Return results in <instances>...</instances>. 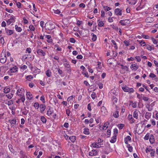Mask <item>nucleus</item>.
<instances>
[{
  "label": "nucleus",
  "mask_w": 158,
  "mask_h": 158,
  "mask_svg": "<svg viewBox=\"0 0 158 158\" xmlns=\"http://www.w3.org/2000/svg\"><path fill=\"white\" fill-rule=\"evenodd\" d=\"M45 27L46 30H51L54 28L55 26L52 23L48 22L45 23Z\"/></svg>",
  "instance_id": "obj_1"
},
{
  "label": "nucleus",
  "mask_w": 158,
  "mask_h": 158,
  "mask_svg": "<svg viewBox=\"0 0 158 158\" xmlns=\"http://www.w3.org/2000/svg\"><path fill=\"white\" fill-rule=\"evenodd\" d=\"M122 89L124 92H128L129 93H133L134 91L133 88H130L126 86L123 87Z\"/></svg>",
  "instance_id": "obj_2"
},
{
  "label": "nucleus",
  "mask_w": 158,
  "mask_h": 158,
  "mask_svg": "<svg viewBox=\"0 0 158 158\" xmlns=\"http://www.w3.org/2000/svg\"><path fill=\"white\" fill-rule=\"evenodd\" d=\"M15 17L12 15L10 16V19L6 21L7 25H9L11 23H14L15 22Z\"/></svg>",
  "instance_id": "obj_3"
},
{
  "label": "nucleus",
  "mask_w": 158,
  "mask_h": 158,
  "mask_svg": "<svg viewBox=\"0 0 158 158\" xmlns=\"http://www.w3.org/2000/svg\"><path fill=\"white\" fill-rule=\"evenodd\" d=\"M130 23V21L128 19L121 20L119 22V23L123 26H125L127 24H129Z\"/></svg>",
  "instance_id": "obj_4"
},
{
  "label": "nucleus",
  "mask_w": 158,
  "mask_h": 158,
  "mask_svg": "<svg viewBox=\"0 0 158 158\" xmlns=\"http://www.w3.org/2000/svg\"><path fill=\"white\" fill-rule=\"evenodd\" d=\"M1 55V57L4 56V58H2L0 60V62L2 63H4L6 62V54H4V53H2Z\"/></svg>",
  "instance_id": "obj_5"
},
{
  "label": "nucleus",
  "mask_w": 158,
  "mask_h": 158,
  "mask_svg": "<svg viewBox=\"0 0 158 158\" xmlns=\"http://www.w3.org/2000/svg\"><path fill=\"white\" fill-rule=\"evenodd\" d=\"M114 12L117 15H122V10L119 8L116 9Z\"/></svg>",
  "instance_id": "obj_6"
},
{
  "label": "nucleus",
  "mask_w": 158,
  "mask_h": 158,
  "mask_svg": "<svg viewBox=\"0 0 158 158\" xmlns=\"http://www.w3.org/2000/svg\"><path fill=\"white\" fill-rule=\"evenodd\" d=\"M40 112L43 113L46 108V106L44 104H41L40 106Z\"/></svg>",
  "instance_id": "obj_7"
},
{
  "label": "nucleus",
  "mask_w": 158,
  "mask_h": 158,
  "mask_svg": "<svg viewBox=\"0 0 158 158\" xmlns=\"http://www.w3.org/2000/svg\"><path fill=\"white\" fill-rule=\"evenodd\" d=\"M5 32L8 35H10L13 33V31L11 30H9L5 28Z\"/></svg>",
  "instance_id": "obj_8"
},
{
  "label": "nucleus",
  "mask_w": 158,
  "mask_h": 158,
  "mask_svg": "<svg viewBox=\"0 0 158 158\" xmlns=\"http://www.w3.org/2000/svg\"><path fill=\"white\" fill-rule=\"evenodd\" d=\"M56 69L58 73L60 76L61 77H63L64 75L63 74V72L62 70L60 69L59 68H56Z\"/></svg>",
  "instance_id": "obj_9"
},
{
  "label": "nucleus",
  "mask_w": 158,
  "mask_h": 158,
  "mask_svg": "<svg viewBox=\"0 0 158 158\" xmlns=\"http://www.w3.org/2000/svg\"><path fill=\"white\" fill-rule=\"evenodd\" d=\"M37 53L39 55H42V56H44L45 55V52L42 50L39 49H38L37 52Z\"/></svg>",
  "instance_id": "obj_10"
},
{
  "label": "nucleus",
  "mask_w": 158,
  "mask_h": 158,
  "mask_svg": "<svg viewBox=\"0 0 158 158\" xmlns=\"http://www.w3.org/2000/svg\"><path fill=\"white\" fill-rule=\"evenodd\" d=\"M97 152L96 150H93L91 152H89V155L90 156H95L97 155Z\"/></svg>",
  "instance_id": "obj_11"
},
{
  "label": "nucleus",
  "mask_w": 158,
  "mask_h": 158,
  "mask_svg": "<svg viewBox=\"0 0 158 158\" xmlns=\"http://www.w3.org/2000/svg\"><path fill=\"white\" fill-rule=\"evenodd\" d=\"M149 141L151 143H153L155 142V139L153 135H151L149 138Z\"/></svg>",
  "instance_id": "obj_12"
},
{
  "label": "nucleus",
  "mask_w": 158,
  "mask_h": 158,
  "mask_svg": "<svg viewBox=\"0 0 158 158\" xmlns=\"http://www.w3.org/2000/svg\"><path fill=\"white\" fill-rule=\"evenodd\" d=\"M139 112V111L138 110H136L134 111L133 112V116L134 118L136 119H137L138 118V114Z\"/></svg>",
  "instance_id": "obj_13"
},
{
  "label": "nucleus",
  "mask_w": 158,
  "mask_h": 158,
  "mask_svg": "<svg viewBox=\"0 0 158 158\" xmlns=\"http://www.w3.org/2000/svg\"><path fill=\"white\" fill-rule=\"evenodd\" d=\"M128 119L129 120H131V123L132 124V123H134L135 122V120L133 118L132 116V115L131 114H129L128 116Z\"/></svg>",
  "instance_id": "obj_14"
},
{
  "label": "nucleus",
  "mask_w": 158,
  "mask_h": 158,
  "mask_svg": "<svg viewBox=\"0 0 158 158\" xmlns=\"http://www.w3.org/2000/svg\"><path fill=\"white\" fill-rule=\"evenodd\" d=\"M127 1L129 4L135 5L136 3L137 0H127Z\"/></svg>",
  "instance_id": "obj_15"
},
{
  "label": "nucleus",
  "mask_w": 158,
  "mask_h": 158,
  "mask_svg": "<svg viewBox=\"0 0 158 158\" xmlns=\"http://www.w3.org/2000/svg\"><path fill=\"white\" fill-rule=\"evenodd\" d=\"M117 136L114 135L111 138V139L110 141V143H114L115 142L116 140Z\"/></svg>",
  "instance_id": "obj_16"
},
{
  "label": "nucleus",
  "mask_w": 158,
  "mask_h": 158,
  "mask_svg": "<svg viewBox=\"0 0 158 158\" xmlns=\"http://www.w3.org/2000/svg\"><path fill=\"white\" fill-rule=\"evenodd\" d=\"M131 138L129 136H127L124 139V141L126 144H127L128 140L131 141Z\"/></svg>",
  "instance_id": "obj_17"
},
{
  "label": "nucleus",
  "mask_w": 158,
  "mask_h": 158,
  "mask_svg": "<svg viewBox=\"0 0 158 158\" xmlns=\"http://www.w3.org/2000/svg\"><path fill=\"white\" fill-rule=\"evenodd\" d=\"M110 123L108 122H107L106 123H105L104 124V125L103 126V127L102 128L104 130V128H106L105 129V130H106V129H107V127H108V126H109L110 125Z\"/></svg>",
  "instance_id": "obj_18"
},
{
  "label": "nucleus",
  "mask_w": 158,
  "mask_h": 158,
  "mask_svg": "<svg viewBox=\"0 0 158 158\" xmlns=\"http://www.w3.org/2000/svg\"><path fill=\"white\" fill-rule=\"evenodd\" d=\"M17 67L16 66H15L14 67L11 68L10 70L11 73H15L17 71Z\"/></svg>",
  "instance_id": "obj_19"
},
{
  "label": "nucleus",
  "mask_w": 158,
  "mask_h": 158,
  "mask_svg": "<svg viewBox=\"0 0 158 158\" xmlns=\"http://www.w3.org/2000/svg\"><path fill=\"white\" fill-rule=\"evenodd\" d=\"M27 98L29 100H31L32 98V95L31 94L30 92H28L27 93Z\"/></svg>",
  "instance_id": "obj_20"
},
{
  "label": "nucleus",
  "mask_w": 158,
  "mask_h": 158,
  "mask_svg": "<svg viewBox=\"0 0 158 158\" xmlns=\"http://www.w3.org/2000/svg\"><path fill=\"white\" fill-rule=\"evenodd\" d=\"M9 122L11 125H14L16 123V119H13L12 120H9Z\"/></svg>",
  "instance_id": "obj_21"
},
{
  "label": "nucleus",
  "mask_w": 158,
  "mask_h": 158,
  "mask_svg": "<svg viewBox=\"0 0 158 158\" xmlns=\"http://www.w3.org/2000/svg\"><path fill=\"white\" fill-rule=\"evenodd\" d=\"M63 65L67 69H69L70 68V65L68 62L63 63Z\"/></svg>",
  "instance_id": "obj_22"
},
{
  "label": "nucleus",
  "mask_w": 158,
  "mask_h": 158,
  "mask_svg": "<svg viewBox=\"0 0 158 158\" xmlns=\"http://www.w3.org/2000/svg\"><path fill=\"white\" fill-rule=\"evenodd\" d=\"M10 88L6 87L4 88L3 90V92L5 93L6 94L9 92L10 91Z\"/></svg>",
  "instance_id": "obj_23"
},
{
  "label": "nucleus",
  "mask_w": 158,
  "mask_h": 158,
  "mask_svg": "<svg viewBox=\"0 0 158 158\" xmlns=\"http://www.w3.org/2000/svg\"><path fill=\"white\" fill-rule=\"evenodd\" d=\"M131 68H133L134 69L136 70L139 68L138 65H137L135 64H132L130 66Z\"/></svg>",
  "instance_id": "obj_24"
},
{
  "label": "nucleus",
  "mask_w": 158,
  "mask_h": 158,
  "mask_svg": "<svg viewBox=\"0 0 158 158\" xmlns=\"http://www.w3.org/2000/svg\"><path fill=\"white\" fill-rule=\"evenodd\" d=\"M84 131L83 132V133L85 135H89V129L87 128H85L84 129Z\"/></svg>",
  "instance_id": "obj_25"
},
{
  "label": "nucleus",
  "mask_w": 158,
  "mask_h": 158,
  "mask_svg": "<svg viewBox=\"0 0 158 158\" xmlns=\"http://www.w3.org/2000/svg\"><path fill=\"white\" fill-rule=\"evenodd\" d=\"M15 27L16 31L19 32H20L21 31L22 29L20 27H19L17 25H15Z\"/></svg>",
  "instance_id": "obj_26"
},
{
  "label": "nucleus",
  "mask_w": 158,
  "mask_h": 158,
  "mask_svg": "<svg viewBox=\"0 0 158 158\" xmlns=\"http://www.w3.org/2000/svg\"><path fill=\"white\" fill-rule=\"evenodd\" d=\"M46 74L48 77H50L51 75V72L50 70L48 69L46 71Z\"/></svg>",
  "instance_id": "obj_27"
},
{
  "label": "nucleus",
  "mask_w": 158,
  "mask_h": 158,
  "mask_svg": "<svg viewBox=\"0 0 158 158\" xmlns=\"http://www.w3.org/2000/svg\"><path fill=\"white\" fill-rule=\"evenodd\" d=\"M76 137L75 136H71L69 137V139L72 142H74L76 139Z\"/></svg>",
  "instance_id": "obj_28"
},
{
  "label": "nucleus",
  "mask_w": 158,
  "mask_h": 158,
  "mask_svg": "<svg viewBox=\"0 0 158 158\" xmlns=\"http://www.w3.org/2000/svg\"><path fill=\"white\" fill-rule=\"evenodd\" d=\"M150 116H151V113H148V112H146V113L145 115V117L146 119H148L149 118H150Z\"/></svg>",
  "instance_id": "obj_29"
},
{
  "label": "nucleus",
  "mask_w": 158,
  "mask_h": 158,
  "mask_svg": "<svg viewBox=\"0 0 158 158\" xmlns=\"http://www.w3.org/2000/svg\"><path fill=\"white\" fill-rule=\"evenodd\" d=\"M33 106L35 109H38L40 106V104L38 102L35 103Z\"/></svg>",
  "instance_id": "obj_30"
},
{
  "label": "nucleus",
  "mask_w": 158,
  "mask_h": 158,
  "mask_svg": "<svg viewBox=\"0 0 158 158\" xmlns=\"http://www.w3.org/2000/svg\"><path fill=\"white\" fill-rule=\"evenodd\" d=\"M77 12V10L76 9L73 10L71 11V13L72 15H76Z\"/></svg>",
  "instance_id": "obj_31"
},
{
  "label": "nucleus",
  "mask_w": 158,
  "mask_h": 158,
  "mask_svg": "<svg viewBox=\"0 0 158 158\" xmlns=\"http://www.w3.org/2000/svg\"><path fill=\"white\" fill-rule=\"evenodd\" d=\"M152 149V147L151 146H150L149 148H146L145 151L146 153H147L148 152H150Z\"/></svg>",
  "instance_id": "obj_32"
},
{
  "label": "nucleus",
  "mask_w": 158,
  "mask_h": 158,
  "mask_svg": "<svg viewBox=\"0 0 158 158\" xmlns=\"http://www.w3.org/2000/svg\"><path fill=\"white\" fill-rule=\"evenodd\" d=\"M41 120L43 123H45L46 122L47 120L44 116L41 117Z\"/></svg>",
  "instance_id": "obj_33"
},
{
  "label": "nucleus",
  "mask_w": 158,
  "mask_h": 158,
  "mask_svg": "<svg viewBox=\"0 0 158 158\" xmlns=\"http://www.w3.org/2000/svg\"><path fill=\"white\" fill-rule=\"evenodd\" d=\"M150 155L151 156H154L155 153V150L154 149H152L151 151Z\"/></svg>",
  "instance_id": "obj_34"
},
{
  "label": "nucleus",
  "mask_w": 158,
  "mask_h": 158,
  "mask_svg": "<svg viewBox=\"0 0 158 158\" xmlns=\"http://www.w3.org/2000/svg\"><path fill=\"white\" fill-rule=\"evenodd\" d=\"M82 74L85 76V77H89V76L88 74V73L86 72L85 71L82 72Z\"/></svg>",
  "instance_id": "obj_35"
},
{
  "label": "nucleus",
  "mask_w": 158,
  "mask_h": 158,
  "mask_svg": "<svg viewBox=\"0 0 158 158\" xmlns=\"http://www.w3.org/2000/svg\"><path fill=\"white\" fill-rule=\"evenodd\" d=\"M113 116L114 117L117 118L118 117V111H116L115 113H114Z\"/></svg>",
  "instance_id": "obj_36"
},
{
  "label": "nucleus",
  "mask_w": 158,
  "mask_h": 158,
  "mask_svg": "<svg viewBox=\"0 0 158 158\" xmlns=\"http://www.w3.org/2000/svg\"><path fill=\"white\" fill-rule=\"evenodd\" d=\"M9 148L11 152L13 153L14 152V150L12 147V146L10 144L8 145Z\"/></svg>",
  "instance_id": "obj_37"
},
{
  "label": "nucleus",
  "mask_w": 158,
  "mask_h": 158,
  "mask_svg": "<svg viewBox=\"0 0 158 158\" xmlns=\"http://www.w3.org/2000/svg\"><path fill=\"white\" fill-rule=\"evenodd\" d=\"M6 96L8 98L11 99L13 97V95L11 93H10L8 94H6Z\"/></svg>",
  "instance_id": "obj_38"
},
{
  "label": "nucleus",
  "mask_w": 158,
  "mask_h": 158,
  "mask_svg": "<svg viewBox=\"0 0 158 158\" xmlns=\"http://www.w3.org/2000/svg\"><path fill=\"white\" fill-rule=\"evenodd\" d=\"M101 111L102 112L105 113L106 111V109L105 107L103 106L101 107Z\"/></svg>",
  "instance_id": "obj_39"
},
{
  "label": "nucleus",
  "mask_w": 158,
  "mask_h": 158,
  "mask_svg": "<svg viewBox=\"0 0 158 158\" xmlns=\"http://www.w3.org/2000/svg\"><path fill=\"white\" fill-rule=\"evenodd\" d=\"M124 126V124H118V127L120 129H122L123 128Z\"/></svg>",
  "instance_id": "obj_40"
},
{
  "label": "nucleus",
  "mask_w": 158,
  "mask_h": 158,
  "mask_svg": "<svg viewBox=\"0 0 158 158\" xmlns=\"http://www.w3.org/2000/svg\"><path fill=\"white\" fill-rule=\"evenodd\" d=\"M121 69L123 70H125L126 71L129 70V68L127 66H124L123 67H121Z\"/></svg>",
  "instance_id": "obj_41"
},
{
  "label": "nucleus",
  "mask_w": 158,
  "mask_h": 158,
  "mask_svg": "<svg viewBox=\"0 0 158 158\" xmlns=\"http://www.w3.org/2000/svg\"><path fill=\"white\" fill-rule=\"evenodd\" d=\"M111 42L113 43V44L114 45V48L117 49L118 48V47L117 46V44L115 42V41L113 40H111Z\"/></svg>",
  "instance_id": "obj_42"
},
{
  "label": "nucleus",
  "mask_w": 158,
  "mask_h": 158,
  "mask_svg": "<svg viewBox=\"0 0 158 158\" xmlns=\"http://www.w3.org/2000/svg\"><path fill=\"white\" fill-rule=\"evenodd\" d=\"M114 135L117 136L118 130L117 128H115L114 130Z\"/></svg>",
  "instance_id": "obj_43"
},
{
  "label": "nucleus",
  "mask_w": 158,
  "mask_h": 158,
  "mask_svg": "<svg viewBox=\"0 0 158 158\" xmlns=\"http://www.w3.org/2000/svg\"><path fill=\"white\" fill-rule=\"evenodd\" d=\"M113 103L114 104L115 103H116L117 102V101H118V99L117 98L114 97V96H113Z\"/></svg>",
  "instance_id": "obj_44"
},
{
  "label": "nucleus",
  "mask_w": 158,
  "mask_h": 158,
  "mask_svg": "<svg viewBox=\"0 0 158 158\" xmlns=\"http://www.w3.org/2000/svg\"><path fill=\"white\" fill-rule=\"evenodd\" d=\"M103 8H104L105 10L107 11H109L111 9V8L110 7H108L107 6H103Z\"/></svg>",
  "instance_id": "obj_45"
},
{
  "label": "nucleus",
  "mask_w": 158,
  "mask_h": 158,
  "mask_svg": "<svg viewBox=\"0 0 158 158\" xmlns=\"http://www.w3.org/2000/svg\"><path fill=\"white\" fill-rule=\"evenodd\" d=\"M29 28L32 31H34L35 29V28L34 27L33 25H31L29 26Z\"/></svg>",
  "instance_id": "obj_46"
},
{
  "label": "nucleus",
  "mask_w": 158,
  "mask_h": 158,
  "mask_svg": "<svg viewBox=\"0 0 158 158\" xmlns=\"http://www.w3.org/2000/svg\"><path fill=\"white\" fill-rule=\"evenodd\" d=\"M151 39L152 42L154 44H156L157 43V41L153 37H152Z\"/></svg>",
  "instance_id": "obj_47"
},
{
  "label": "nucleus",
  "mask_w": 158,
  "mask_h": 158,
  "mask_svg": "<svg viewBox=\"0 0 158 158\" xmlns=\"http://www.w3.org/2000/svg\"><path fill=\"white\" fill-rule=\"evenodd\" d=\"M97 39V36L95 34H93L92 36V40L93 41H95Z\"/></svg>",
  "instance_id": "obj_48"
},
{
  "label": "nucleus",
  "mask_w": 158,
  "mask_h": 158,
  "mask_svg": "<svg viewBox=\"0 0 158 158\" xmlns=\"http://www.w3.org/2000/svg\"><path fill=\"white\" fill-rule=\"evenodd\" d=\"M139 42L141 45L143 44V46H144L145 45V43L143 40H139Z\"/></svg>",
  "instance_id": "obj_49"
},
{
  "label": "nucleus",
  "mask_w": 158,
  "mask_h": 158,
  "mask_svg": "<svg viewBox=\"0 0 158 158\" xmlns=\"http://www.w3.org/2000/svg\"><path fill=\"white\" fill-rule=\"evenodd\" d=\"M142 37L146 39H149L150 38L149 36L148 35H145L142 34Z\"/></svg>",
  "instance_id": "obj_50"
},
{
  "label": "nucleus",
  "mask_w": 158,
  "mask_h": 158,
  "mask_svg": "<svg viewBox=\"0 0 158 158\" xmlns=\"http://www.w3.org/2000/svg\"><path fill=\"white\" fill-rule=\"evenodd\" d=\"M16 3L18 8H21V3L19 2H17V1H16Z\"/></svg>",
  "instance_id": "obj_51"
},
{
  "label": "nucleus",
  "mask_w": 158,
  "mask_h": 158,
  "mask_svg": "<svg viewBox=\"0 0 158 158\" xmlns=\"http://www.w3.org/2000/svg\"><path fill=\"white\" fill-rule=\"evenodd\" d=\"M123 43L126 46H128L130 44V42L129 41L125 40L124 41Z\"/></svg>",
  "instance_id": "obj_52"
},
{
  "label": "nucleus",
  "mask_w": 158,
  "mask_h": 158,
  "mask_svg": "<svg viewBox=\"0 0 158 158\" xmlns=\"http://www.w3.org/2000/svg\"><path fill=\"white\" fill-rule=\"evenodd\" d=\"M149 134L147 133L146 134V135H145V136L144 137V139L145 140H147L149 139Z\"/></svg>",
  "instance_id": "obj_53"
},
{
  "label": "nucleus",
  "mask_w": 158,
  "mask_h": 158,
  "mask_svg": "<svg viewBox=\"0 0 158 158\" xmlns=\"http://www.w3.org/2000/svg\"><path fill=\"white\" fill-rule=\"evenodd\" d=\"M40 100L42 101L43 103H45V101L44 97V96H42L40 98Z\"/></svg>",
  "instance_id": "obj_54"
},
{
  "label": "nucleus",
  "mask_w": 158,
  "mask_h": 158,
  "mask_svg": "<svg viewBox=\"0 0 158 158\" xmlns=\"http://www.w3.org/2000/svg\"><path fill=\"white\" fill-rule=\"evenodd\" d=\"M149 76L150 77L154 78L156 77V75L154 73H150Z\"/></svg>",
  "instance_id": "obj_55"
},
{
  "label": "nucleus",
  "mask_w": 158,
  "mask_h": 158,
  "mask_svg": "<svg viewBox=\"0 0 158 158\" xmlns=\"http://www.w3.org/2000/svg\"><path fill=\"white\" fill-rule=\"evenodd\" d=\"M70 41L72 43H74L75 42L76 40L74 38H71L70 39Z\"/></svg>",
  "instance_id": "obj_56"
},
{
  "label": "nucleus",
  "mask_w": 158,
  "mask_h": 158,
  "mask_svg": "<svg viewBox=\"0 0 158 158\" xmlns=\"http://www.w3.org/2000/svg\"><path fill=\"white\" fill-rule=\"evenodd\" d=\"M20 99V100H21V101L23 102H24V101L25 100V98L24 96L23 95V96H22L21 97V98Z\"/></svg>",
  "instance_id": "obj_57"
},
{
  "label": "nucleus",
  "mask_w": 158,
  "mask_h": 158,
  "mask_svg": "<svg viewBox=\"0 0 158 158\" xmlns=\"http://www.w3.org/2000/svg\"><path fill=\"white\" fill-rule=\"evenodd\" d=\"M52 112H51V111L50 110V108H49L48 109V110L47 111V114L48 115V116H49L51 114H52Z\"/></svg>",
  "instance_id": "obj_58"
},
{
  "label": "nucleus",
  "mask_w": 158,
  "mask_h": 158,
  "mask_svg": "<svg viewBox=\"0 0 158 158\" xmlns=\"http://www.w3.org/2000/svg\"><path fill=\"white\" fill-rule=\"evenodd\" d=\"M151 19V18L150 17H148L145 20L146 22L147 23H150L151 21L150 20Z\"/></svg>",
  "instance_id": "obj_59"
},
{
  "label": "nucleus",
  "mask_w": 158,
  "mask_h": 158,
  "mask_svg": "<svg viewBox=\"0 0 158 158\" xmlns=\"http://www.w3.org/2000/svg\"><path fill=\"white\" fill-rule=\"evenodd\" d=\"M29 156L26 155L24 154H22V158H29Z\"/></svg>",
  "instance_id": "obj_60"
},
{
  "label": "nucleus",
  "mask_w": 158,
  "mask_h": 158,
  "mask_svg": "<svg viewBox=\"0 0 158 158\" xmlns=\"http://www.w3.org/2000/svg\"><path fill=\"white\" fill-rule=\"evenodd\" d=\"M54 10V12L56 14H59L60 13V11L58 9L56 10Z\"/></svg>",
  "instance_id": "obj_61"
},
{
  "label": "nucleus",
  "mask_w": 158,
  "mask_h": 158,
  "mask_svg": "<svg viewBox=\"0 0 158 158\" xmlns=\"http://www.w3.org/2000/svg\"><path fill=\"white\" fill-rule=\"evenodd\" d=\"M104 25V23L102 21H100L99 23L98 26L99 27H102Z\"/></svg>",
  "instance_id": "obj_62"
},
{
  "label": "nucleus",
  "mask_w": 158,
  "mask_h": 158,
  "mask_svg": "<svg viewBox=\"0 0 158 158\" xmlns=\"http://www.w3.org/2000/svg\"><path fill=\"white\" fill-rule=\"evenodd\" d=\"M26 78L27 79H31L33 78V77L31 75H28L26 77Z\"/></svg>",
  "instance_id": "obj_63"
},
{
  "label": "nucleus",
  "mask_w": 158,
  "mask_h": 158,
  "mask_svg": "<svg viewBox=\"0 0 158 158\" xmlns=\"http://www.w3.org/2000/svg\"><path fill=\"white\" fill-rule=\"evenodd\" d=\"M98 85L99 86V87L100 89H102L103 88V84L101 82H99L98 84Z\"/></svg>",
  "instance_id": "obj_64"
}]
</instances>
